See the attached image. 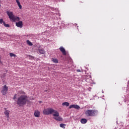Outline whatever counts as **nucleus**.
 <instances>
[{"label":"nucleus","mask_w":129,"mask_h":129,"mask_svg":"<svg viewBox=\"0 0 129 129\" xmlns=\"http://www.w3.org/2000/svg\"><path fill=\"white\" fill-rule=\"evenodd\" d=\"M43 113L46 115H49V114H52V113H53L52 115L53 116H54L53 117L54 119H55V120H57V121H63V118L60 117L59 112L53 109H52V108L45 109L43 110Z\"/></svg>","instance_id":"nucleus-1"},{"label":"nucleus","mask_w":129,"mask_h":129,"mask_svg":"<svg viewBox=\"0 0 129 129\" xmlns=\"http://www.w3.org/2000/svg\"><path fill=\"white\" fill-rule=\"evenodd\" d=\"M28 96L25 95H21L17 100V103L19 106H24L27 104Z\"/></svg>","instance_id":"nucleus-2"},{"label":"nucleus","mask_w":129,"mask_h":129,"mask_svg":"<svg viewBox=\"0 0 129 129\" xmlns=\"http://www.w3.org/2000/svg\"><path fill=\"white\" fill-rule=\"evenodd\" d=\"M7 14L10 20L13 22H16V21H20V17L15 16L13 12L7 11Z\"/></svg>","instance_id":"nucleus-3"},{"label":"nucleus","mask_w":129,"mask_h":129,"mask_svg":"<svg viewBox=\"0 0 129 129\" xmlns=\"http://www.w3.org/2000/svg\"><path fill=\"white\" fill-rule=\"evenodd\" d=\"M97 112H98V111L97 110H88L86 111L85 114L88 116H95Z\"/></svg>","instance_id":"nucleus-4"},{"label":"nucleus","mask_w":129,"mask_h":129,"mask_svg":"<svg viewBox=\"0 0 129 129\" xmlns=\"http://www.w3.org/2000/svg\"><path fill=\"white\" fill-rule=\"evenodd\" d=\"M9 88L6 85H4L3 89L1 91V93H2L3 95H7V93L8 92V90Z\"/></svg>","instance_id":"nucleus-5"},{"label":"nucleus","mask_w":129,"mask_h":129,"mask_svg":"<svg viewBox=\"0 0 129 129\" xmlns=\"http://www.w3.org/2000/svg\"><path fill=\"white\" fill-rule=\"evenodd\" d=\"M69 108H75L76 109H79V108H80V106H79L78 105H71L69 106Z\"/></svg>","instance_id":"nucleus-6"},{"label":"nucleus","mask_w":129,"mask_h":129,"mask_svg":"<svg viewBox=\"0 0 129 129\" xmlns=\"http://www.w3.org/2000/svg\"><path fill=\"white\" fill-rule=\"evenodd\" d=\"M16 25L18 28H23V21H19L16 23Z\"/></svg>","instance_id":"nucleus-7"},{"label":"nucleus","mask_w":129,"mask_h":129,"mask_svg":"<svg viewBox=\"0 0 129 129\" xmlns=\"http://www.w3.org/2000/svg\"><path fill=\"white\" fill-rule=\"evenodd\" d=\"M59 50L60 51V52H61L63 54V55H67V53L66 52V50H65V48H64V47H60L59 48Z\"/></svg>","instance_id":"nucleus-8"},{"label":"nucleus","mask_w":129,"mask_h":129,"mask_svg":"<svg viewBox=\"0 0 129 129\" xmlns=\"http://www.w3.org/2000/svg\"><path fill=\"white\" fill-rule=\"evenodd\" d=\"M34 116L35 117H40V112L39 111H35Z\"/></svg>","instance_id":"nucleus-9"},{"label":"nucleus","mask_w":129,"mask_h":129,"mask_svg":"<svg viewBox=\"0 0 129 129\" xmlns=\"http://www.w3.org/2000/svg\"><path fill=\"white\" fill-rule=\"evenodd\" d=\"M4 114H5L6 116H7L8 118L10 117V111L5 110L4 112Z\"/></svg>","instance_id":"nucleus-10"},{"label":"nucleus","mask_w":129,"mask_h":129,"mask_svg":"<svg viewBox=\"0 0 129 129\" xmlns=\"http://www.w3.org/2000/svg\"><path fill=\"white\" fill-rule=\"evenodd\" d=\"M81 123H86V122H87V119H86V118H82L81 119Z\"/></svg>","instance_id":"nucleus-11"},{"label":"nucleus","mask_w":129,"mask_h":129,"mask_svg":"<svg viewBox=\"0 0 129 129\" xmlns=\"http://www.w3.org/2000/svg\"><path fill=\"white\" fill-rule=\"evenodd\" d=\"M69 105H70V104H69V102H64L62 103V105L63 106H69Z\"/></svg>","instance_id":"nucleus-12"},{"label":"nucleus","mask_w":129,"mask_h":129,"mask_svg":"<svg viewBox=\"0 0 129 129\" xmlns=\"http://www.w3.org/2000/svg\"><path fill=\"white\" fill-rule=\"evenodd\" d=\"M38 51L40 54H45V50H44V49H39Z\"/></svg>","instance_id":"nucleus-13"},{"label":"nucleus","mask_w":129,"mask_h":129,"mask_svg":"<svg viewBox=\"0 0 129 129\" xmlns=\"http://www.w3.org/2000/svg\"><path fill=\"white\" fill-rule=\"evenodd\" d=\"M27 43L28 45H29V46H33V43L32 42H31V41H30V40H27Z\"/></svg>","instance_id":"nucleus-14"},{"label":"nucleus","mask_w":129,"mask_h":129,"mask_svg":"<svg viewBox=\"0 0 129 129\" xmlns=\"http://www.w3.org/2000/svg\"><path fill=\"white\" fill-rule=\"evenodd\" d=\"M65 125H66V124L61 123V124H60L59 126H60V127H62V128H65Z\"/></svg>","instance_id":"nucleus-15"},{"label":"nucleus","mask_w":129,"mask_h":129,"mask_svg":"<svg viewBox=\"0 0 129 129\" xmlns=\"http://www.w3.org/2000/svg\"><path fill=\"white\" fill-rule=\"evenodd\" d=\"M4 25L6 27V28H10V24H6V22H4L3 23Z\"/></svg>","instance_id":"nucleus-16"},{"label":"nucleus","mask_w":129,"mask_h":129,"mask_svg":"<svg viewBox=\"0 0 129 129\" xmlns=\"http://www.w3.org/2000/svg\"><path fill=\"white\" fill-rule=\"evenodd\" d=\"M10 55L11 57H17V55L13 53H10Z\"/></svg>","instance_id":"nucleus-17"},{"label":"nucleus","mask_w":129,"mask_h":129,"mask_svg":"<svg viewBox=\"0 0 129 129\" xmlns=\"http://www.w3.org/2000/svg\"><path fill=\"white\" fill-rule=\"evenodd\" d=\"M53 63H58V59H53L52 60Z\"/></svg>","instance_id":"nucleus-18"},{"label":"nucleus","mask_w":129,"mask_h":129,"mask_svg":"<svg viewBox=\"0 0 129 129\" xmlns=\"http://www.w3.org/2000/svg\"><path fill=\"white\" fill-rule=\"evenodd\" d=\"M4 23H5V21H4V19H0V24H4Z\"/></svg>","instance_id":"nucleus-19"},{"label":"nucleus","mask_w":129,"mask_h":129,"mask_svg":"<svg viewBox=\"0 0 129 129\" xmlns=\"http://www.w3.org/2000/svg\"><path fill=\"white\" fill-rule=\"evenodd\" d=\"M18 6L19 9L20 10H21V9H22V5H21V3H20L19 4H18Z\"/></svg>","instance_id":"nucleus-20"},{"label":"nucleus","mask_w":129,"mask_h":129,"mask_svg":"<svg viewBox=\"0 0 129 129\" xmlns=\"http://www.w3.org/2000/svg\"><path fill=\"white\" fill-rule=\"evenodd\" d=\"M13 99L15 100V99H17V94H15L13 97Z\"/></svg>","instance_id":"nucleus-21"},{"label":"nucleus","mask_w":129,"mask_h":129,"mask_svg":"<svg viewBox=\"0 0 129 129\" xmlns=\"http://www.w3.org/2000/svg\"><path fill=\"white\" fill-rule=\"evenodd\" d=\"M28 57H29V59H34V57L31 55H28Z\"/></svg>","instance_id":"nucleus-22"},{"label":"nucleus","mask_w":129,"mask_h":129,"mask_svg":"<svg viewBox=\"0 0 129 129\" xmlns=\"http://www.w3.org/2000/svg\"><path fill=\"white\" fill-rule=\"evenodd\" d=\"M54 11H57V12H58V9L56 8V9H54Z\"/></svg>","instance_id":"nucleus-23"},{"label":"nucleus","mask_w":129,"mask_h":129,"mask_svg":"<svg viewBox=\"0 0 129 129\" xmlns=\"http://www.w3.org/2000/svg\"><path fill=\"white\" fill-rule=\"evenodd\" d=\"M77 72H81V71H80V70H77Z\"/></svg>","instance_id":"nucleus-24"},{"label":"nucleus","mask_w":129,"mask_h":129,"mask_svg":"<svg viewBox=\"0 0 129 129\" xmlns=\"http://www.w3.org/2000/svg\"><path fill=\"white\" fill-rule=\"evenodd\" d=\"M17 5H19V4H20L21 3H20V1H19V2H17Z\"/></svg>","instance_id":"nucleus-25"},{"label":"nucleus","mask_w":129,"mask_h":129,"mask_svg":"<svg viewBox=\"0 0 129 129\" xmlns=\"http://www.w3.org/2000/svg\"><path fill=\"white\" fill-rule=\"evenodd\" d=\"M16 3H18L19 2V0H16Z\"/></svg>","instance_id":"nucleus-26"},{"label":"nucleus","mask_w":129,"mask_h":129,"mask_svg":"<svg viewBox=\"0 0 129 129\" xmlns=\"http://www.w3.org/2000/svg\"><path fill=\"white\" fill-rule=\"evenodd\" d=\"M5 76H6V75H5V74H4V75H3V77H5Z\"/></svg>","instance_id":"nucleus-27"},{"label":"nucleus","mask_w":129,"mask_h":129,"mask_svg":"<svg viewBox=\"0 0 129 129\" xmlns=\"http://www.w3.org/2000/svg\"><path fill=\"white\" fill-rule=\"evenodd\" d=\"M44 91H45V92H47V90H45Z\"/></svg>","instance_id":"nucleus-28"}]
</instances>
